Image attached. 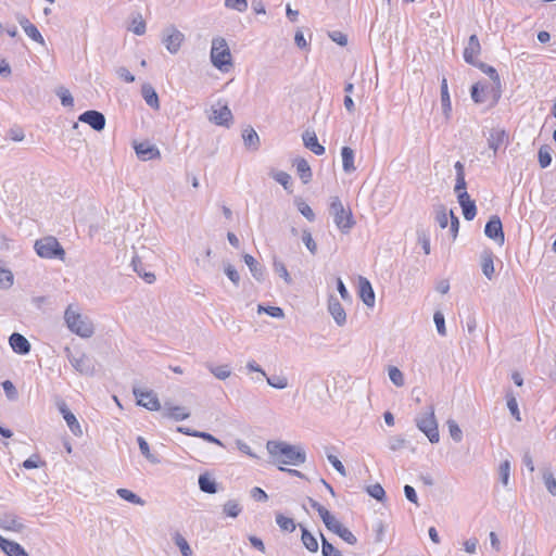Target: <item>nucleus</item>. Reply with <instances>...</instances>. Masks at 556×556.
<instances>
[{"mask_svg":"<svg viewBox=\"0 0 556 556\" xmlns=\"http://www.w3.org/2000/svg\"><path fill=\"white\" fill-rule=\"evenodd\" d=\"M24 31L34 41H36L40 45H45V39H43L42 35L40 34V31L34 24L31 26H28V28H26Z\"/></svg>","mask_w":556,"mask_h":556,"instance_id":"obj_60","label":"nucleus"},{"mask_svg":"<svg viewBox=\"0 0 556 556\" xmlns=\"http://www.w3.org/2000/svg\"><path fill=\"white\" fill-rule=\"evenodd\" d=\"M210 56L212 64L222 72H228L232 66L230 49L223 37L213 38Z\"/></svg>","mask_w":556,"mask_h":556,"instance_id":"obj_3","label":"nucleus"},{"mask_svg":"<svg viewBox=\"0 0 556 556\" xmlns=\"http://www.w3.org/2000/svg\"><path fill=\"white\" fill-rule=\"evenodd\" d=\"M271 177L279 182L286 190L291 188V176L282 170H277L271 174Z\"/></svg>","mask_w":556,"mask_h":556,"instance_id":"obj_49","label":"nucleus"},{"mask_svg":"<svg viewBox=\"0 0 556 556\" xmlns=\"http://www.w3.org/2000/svg\"><path fill=\"white\" fill-rule=\"evenodd\" d=\"M506 401H507V407H508L510 414L518 421H520L521 418H520V413H519V408H518V403H517L516 396L514 395V393L511 391H508L506 393Z\"/></svg>","mask_w":556,"mask_h":556,"instance_id":"obj_45","label":"nucleus"},{"mask_svg":"<svg viewBox=\"0 0 556 556\" xmlns=\"http://www.w3.org/2000/svg\"><path fill=\"white\" fill-rule=\"evenodd\" d=\"M446 424L448 427V432H450L451 438L455 442H460L463 439V431L459 428V426L457 425V422L453 419H448Z\"/></svg>","mask_w":556,"mask_h":556,"instance_id":"obj_52","label":"nucleus"},{"mask_svg":"<svg viewBox=\"0 0 556 556\" xmlns=\"http://www.w3.org/2000/svg\"><path fill=\"white\" fill-rule=\"evenodd\" d=\"M295 167L299 177L304 184H307L312 179V169L309 164L305 159H296L295 160Z\"/></svg>","mask_w":556,"mask_h":556,"instance_id":"obj_28","label":"nucleus"},{"mask_svg":"<svg viewBox=\"0 0 556 556\" xmlns=\"http://www.w3.org/2000/svg\"><path fill=\"white\" fill-rule=\"evenodd\" d=\"M64 420L66 421L67 427L70 428L71 432L76 437L83 435V429L80 427V424L78 422L77 418L73 413L65 415Z\"/></svg>","mask_w":556,"mask_h":556,"instance_id":"obj_40","label":"nucleus"},{"mask_svg":"<svg viewBox=\"0 0 556 556\" xmlns=\"http://www.w3.org/2000/svg\"><path fill=\"white\" fill-rule=\"evenodd\" d=\"M132 393L137 399V404L151 412L161 409V403L156 394L152 390H143L141 388H134Z\"/></svg>","mask_w":556,"mask_h":556,"instance_id":"obj_10","label":"nucleus"},{"mask_svg":"<svg viewBox=\"0 0 556 556\" xmlns=\"http://www.w3.org/2000/svg\"><path fill=\"white\" fill-rule=\"evenodd\" d=\"M456 172V184L454 187V191H458L460 189H466L467 184L465 180V166L462 162L457 161L454 165Z\"/></svg>","mask_w":556,"mask_h":556,"instance_id":"obj_35","label":"nucleus"},{"mask_svg":"<svg viewBox=\"0 0 556 556\" xmlns=\"http://www.w3.org/2000/svg\"><path fill=\"white\" fill-rule=\"evenodd\" d=\"M542 478L547 491L552 495H556V479L551 468L546 467L542 469Z\"/></svg>","mask_w":556,"mask_h":556,"instance_id":"obj_32","label":"nucleus"},{"mask_svg":"<svg viewBox=\"0 0 556 556\" xmlns=\"http://www.w3.org/2000/svg\"><path fill=\"white\" fill-rule=\"evenodd\" d=\"M0 529L7 532L21 533L25 529V525L21 518L13 513L0 515Z\"/></svg>","mask_w":556,"mask_h":556,"instance_id":"obj_13","label":"nucleus"},{"mask_svg":"<svg viewBox=\"0 0 556 556\" xmlns=\"http://www.w3.org/2000/svg\"><path fill=\"white\" fill-rule=\"evenodd\" d=\"M14 283L13 273L9 268L2 266L0 261V289H9Z\"/></svg>","mask_w":556,"mask_h":556,"instance_id":"obj_36","label":"nucleus"},{"mask_svg":"<svg viewBox=\"0 0 556 556\" xmlns=\"http://www.w3.org/2000/svg\"><path fill=\"white\" fill-rule=\"evenodd\" d=\"M141 94L146 101V103L154 109V110H159L160 109V101H159V96L155 91V89L152 87V85L146 83L142 85L141 87Z\"/></svg>","mask_w":556,"mask_h":556,"instance_id":"obj_24","label":"nucleus"},{"mask_svg":"<svg viewBox=\"0 0 556 556\" xmlns=\"http://www.w3.org/2000/svg\"><path fill=\"white\" fill-rule=\"evenodd\" d=\"M242 511V507L236 500H229L223 505V513L231 518H237Z\"/></svg>","mask_w":556,"mask_h":556,"instance_id":"obj_37","label":"nucleus"},{"mask_svg":"<svg viewBox=\"0 0 556 556\" xmlns=\"http://www.w3.org/2000/svg\"><path fill=\"white\" fill-rule=\"evenodd\" d=\"M417 428L424 432L431 443H438L440 440L438 422L434 416L433 405H429L425 412L415 417Z\"/></svg>","mask_w":556,"mask_h":556,"instance_id":"obj_5","label":"nucleus"},{"mask_svg":"<svg viewBox=\"0 0 556 556\" xmlns=\"http://www.w3.org/2000/svg\"><path fill=\"white\" fill-rule=\"evenodd\" d=\"M36 253L43 258H59L61 261L65 257V251L54 237H45L35 242Z\"/></svg>","mask_w":556,"mask_h":556,"instance_id":"obj_6","label":"nucleus"},{"mask_svg":"<svg viewBox=\"0 0 556 556\" xmlns=\"http://www.w3.org/2000/svg\"><path fill=\"white\" fill-rule=\"evenodd\" d=\"M367 493L379 502H382L386 497V492L381 484L376 483L367 486Z\"/></svg>","mask_w":556,"mask_h":556,"instance_id":"obj_54","label":"nucleus"},{"mask_svg":"<svg viewBox=\"0 0 556 556\" xmlns=\"http://www.w3.org/2000/svg\"><path fill=\"white\" fill-rule=\"evenodd\" d=\"M210 371L219 380H226L231 375V370L228 365L211 366Z\"/></svg>","mask_w":556,"mask_h":556,"instance_id":"obj_50","label":"nucleus"},{"mask_svg":"<svg viewBox=\"0 0 556 556\" xmlns=\"http://www.w3.org/2000/svg\"><path fill=\"white\" fill-rule=\"evenodd\" d=\"M359 296L368 307H372L375 305V292L370 282L366 278L359 279Z\"/></svg>","mask_w":556,"mask_h":556,"instance_id":"obj_21","label":"nucleus"},{"mask_svg":"<svg viewBox=\"0 0 556 556\" xmlns=\"http://www.w3.org/2000/svg\"><path fill=\"white\" fill-rule=\"evenodd\" d=\"M208 119L215 125L228 128L232 124L233 116L227 104H220V102H218L216 105L211 108Z\"/></svg>","mask_w":556,"mask_h":556,"instance_id":"obj_11","label":"nucleus"},{"mask_svg":"<svg viewBox=\"0 0 556 556\" xmlns=\"http://www.w3.org/2000/svg\"><path fill=\"white\" fill-rule=\"evenodd\" d=\"M302 241L312 254L317 253V244L314 241L312 233L306 229L302 232Z\"/></svg>","mask_w":556,"mask_h":556,"instance_id":"obj_56","label":"nucleus"},{"mask_svg":"<svg viewBox=\"0 0 556 556\" xmlns=\"http://www.w3.org/2000/svg\"><path fill=\"white\" fill-rule=\"evenodd\" d=\"M328 312L333 317L338 326H343L346 323V313L334 295H330L328 300Z\"/></svg>","mask_w":556,"mask_h":556,"instance_id":"obj_16","label":"nucleus"},{"mask_svg":"<svg viewBox=\"0 0 556 556\" xmlns=\"http://www.w3.org/2000/svg\"><path fill=\"white\" fill-rule=\"evenodd\" d=\"M417 240H418V243L421 244L422 247V250L425 252V254H430V239H429V236L428 233L425 231V230H418L417 231Z\"/></svg>","mask_w":556,"mask_h":556,"instance_id":"obj_59","label":"nucleus"},{"mask_svg":"<svg viewBox=\"0 0 556 556\" xmlns=\"http://www.w3.org/2000/svg\"><path fill=\"white\" fill-rule=\"evenodd\" d=\"M65 352L71 365L84 376H93L96 372V366L93 361L86 355L85 353L79 354L78 356L73 355L71 353L70 348H65Z\"/></svg>","mask_w":556,"mask_h":556,"instance_id":"obj_7","label":"nucleus"},{"mask_svg":"<svg viewBox=\"0 0 556 556\" xmlns=\"http://www.w3.org/2000/svg\"><path fill=\"white\" fill-rule=\"evenodd\" d=\"M0 549L7 556H29L18 543L7 540L2 535H0Z\"/></svg>","mask_w":556,"mask_h":556,"instance_id":"obj_20","label":"nucleus"},{"mask_svg":"<svg viewBox=\"0 0 556 556\" xmlns=\"http://www.w3.org/2000/svg\"><path fill=\"white\" fill-rule=\"evenodd\" d=\"M173 541L176 544V546L179 548L182 556H192L193 555V552H192L189 543L179 532L174 533Z\"/></svg>","mask_w":556,"mask_h":556,"instance_id":"obj_33","label":"nucleus"},{"mask_svg":"<svg viewBox=\"0 0 556 556\" xmlns=\"http://www.w3.org/2000/svg\"><path fill=\"white\" fill-rule=\"evenodd\" d=\"M462 210L466 220H472L477 214V206L475 201H470L469 203L462 205Z\"/></svg>","mask_w":556,"mask_h":556,"instance_id":"obj_58","label":"nucleus"},{"mask_svg":"<svg viewBox=\"0 0 556 556\" xmlns=\"http://www.w3.org/2000/svg\"><path fill=\"white\" fill-rule=\"evenodd\" d=\"M484 233L488 238L498 242L501 245L505 241V235L503 231V225L501 218L497 215L491 216L485 225Z\"/></svg>","mask_w":556,"mask_h":556,"instance_id":"obj_12","label":"nucleus"},{"mask_svg":"<svg viewBox=\"0 0 556 556\" xmlns=\"http://www.w3.org/2000/svg\"><path fill=\"white\" fill-rule=\"evenodd\" d=\"M473 66L479 67L484 74H486L497 85V87L501 86L500 76L493 66H490L482 62H478Z\"/></svg>","mask_w":556,"mask_h":556,"instance_id":"obj_44","label":"nucleus"},{"mask_svg":"<svg viewBox=\"0 0 556 556\" xmlns=\"http://www.w3.org/2000/svg\"><path fill=\"white\" fill-rule=\"evenodd\" d=\"M199 488L202 492L207 494H215L217 492V484L208 473L200 475Z\"/></svg>","mask_w":556,"mask_h":556,"instance_id":"obj_29","label":"nucleus"},{"mask_svg":"<svg viewBox=\"0 0 556 556\" xmlns=\"http://www.w3.org/2000/svg\"><path fill=\"white\" fill-rule=\"evenodd\" d=\"M116 493L121 498H123L131 504L140 505V506L144 505V501L140 496H138L136 493H134L132 491H130L128 489H123V488L117 489Z\"/></svg>","mask_w":556,"mask_h":556,"instance_id":"obj_34","label":"nucleus"},{"mask_svg":"<svg viewBox=\"0 0 556 556\" xmlns=\"http://www.w3.org/2000/svg\"><path fill=\"white\" fill-rule=\"evenodd\" d=\"M12 350L21 355H25L30 351V343L21 333L14 332L9 338Z\"/></svg>","mask_w":556,"mask_h":556,"instance_id":"obj_19","label":"nucleus"},{"mask_svg":"<svg viewBox=\"0 0 556 556\" xmlns=\"http://www.w3.org/2000/svg\"><path fill=\"white\" fill-rule=\"evenodd\" d=\"M326 528L339 535L343 541H345L350 545H354L357 542L356 536L344 527L333 515L329 514L323 521Z\"/></svg>","mask_w":556,"mask_h":556,"instance_id":"obj_9","label":"nucleus"},{"mask_svg":"<svg viewBox=\"0 0 556 556\" xmlns=\"http://www.w3.org/2000/svg\"><path fill=\"white\" fill-rule=\"evenodd\" d=\"M42 466H45V462H41L38 455H33L23 462V467L25 469L40 468Z\"/></svg>","mask_w":556,"mask_h":556,"instance_id":"obj_63","label":"nucleus"},{"mask_svg":"<svg viewBox=\"0 0 556 556\" xmlns=\"http://www.w3.org/2000/svg\"><path fill=\"white\" fill-rule=\"evenodd\" d=\"M302 138L305 148L309 149L313 153L316 155H321L325 153V148L318 142L315 131L306 130Z\"/></svg>","mask_w":556,"mask_h":556,"instance_id":"obj_22","label":"nucleus"},{"mask_svg":"<svg viewBox=\"0 0 556 556\" xmlns=\"http://www.w3.org/2000/svg\"><path fill=\"white\" fill-rule=\"evenodd\" d=\"M389 378L390 380L396 386V387H403L404 386V375L403 372L395 366H390L388 369Z\"/></svg>","mask_w":556,"mask_h":556,"instance_id":"obj_48","label":"nucleus"},{"mask_svg":"<svg viewBox=\"0 0 556 556\" xmlns=\"http://www.w3.org/2000/svg\"><path fill=\"white\" fill-rule=\"evenodd\" d=\"M243 261L247 264V266L249 267L252 276L257 281H263V279H264V271H265L264 267L250 254H244L243 255Z\"/></svg>","mask_w":556,"mask_h":556,"instance_id":"obj_25","label":"nucleus"},{"mask_svg":"<svg viewBox=\"0 0 556 556\" xmlns=\"http://www.w3.org/2000/svg\"><path fill=\"white\" fill-rule=\"evenodd\" d=\"M78 121L88 124L96 131H101L105 127V116L96 110H89L79 115Z\"/></svg>","mask_w":556,"mask_h":556,"instance_id":"obj_14","label":"nucleus"},{"mask_svg":"<svg viewBox=\"0 0 556 556\" xmlns=\"http://www.w3.org/2000/svg\"><path fill=\"white\" fill-rule=\"evenodd\" d=\"M481 46L477 35H471L469 37L468 43L464 50V59L468 64L475 65L479 61L476 60L478 54L480 53Z\"/></svg>","mask_w":556,"mask_h":556,"instance_id":"obj_17","label":"nucleus"},{"mask_svg":"<svg viewBox=\"0 0 556 556\" xmlns=\"http://www.w3.org/2000/svg\"><path fill=\"white\" fill-rule=\"evenodd\" d=\"M441 106L443 115L448 121L452 114V103L448 93L447 80L445 77H443L441 80Z\"/></svg>","mask_w":556,"mask_h":556,"instance_id":"obj_23","label":"nucleus"},{"mask_svg":"<svg viewBox=\"0 0 556 556\" xmlns=\"http://www.w3.org/2000/svg\"><path fill=\"white\" fill-rule=\"evenodd\" d=\"M448 215L444 205H439L435 210V220L441 228H445L448 224Z\"/></svg>","mask_w":556,"mask_h":556,"instance_id":"obj_55","label":"nucleus"},{"mask_svg":"<svg viewBox=\"0 0 556 556\" xmlns=\"http://www.w3.org/2000/svg\"><path fill=\"white\" fill-rule=\"evenodd\" d=\"M242 138H243L245 147H248L252 150L258 149L260 137H258L257 132L252 127L245 128L243 130Z\"/></svg>","mask_w":556,"mask_h":556,"instance_id":"obj_30","label":"nucleus"},{"mask_svg":"<svg viewBox=\"0 0 556 556\" xmlns=\"http://www.w3.org/2000/svg\"><path fill=\"white\" fill-rule=\"evenodd\" d=\"M274 270L275 273H277L283 280L287 285H291L292 283V278L286 267V265L279 261V260H274Z\"/></svg>","mask_w":556,"mask_h":556,"instance_id":"obj_43","label":"nucleus"},{"mask_svg":"<svg viewBox=\"0 0 556 556\" xmlns=\"http://www.w3.org/2000/svg\"><path fill=\"white\" fill-rule=\"evenodd\" d=\"M55 94L60 98L63 106L72 108L74 105V98L67 88L63 86L58 87Z\"/></svg>","mask_w":556,"mask_h":556,"instance_id":"obj_39","label":"nucleus"},{"mask_svg":"<svg viewBox=\"0 0 556 556\" xmlns=\"http://www.w3.org/2000/svg\"><path fill=\"white\" fill-rule=\"evenodd\" d=\"M135 151L138 157L142 161H149L160 157V150L149 142H141L135 146Z\"/></svg>","mask_w":556,"mask_h":556,"instance_id":"obj_18","label":"nucleus"},{"mask_svg":"<svg viewBox=\"0 0 556 556\" xmlns=\"http://www.w3.org/2000/svg\"><path fill=\"white\" fill-rule=\"evenodd\" d=\"M2 387H3L7 397L9 400L14 401L17 399V390H16L15 386L10 380L3 381Z\"/></svg>","mask_w":556,"mask_h":556,"instance_id":"obj_62","label":"nucleus"},{"mask_svg":"<svg viewBox=\"0 0 556 556\" xmlns=\"http://www.w3.org/2000/svg\"><path fill=\"white\" fill-rule=\"evenodd\" d=\"M276 522L279 526V528L283 531L293 532L296 528V525L293 521V519L286 517L282 514L276 515Z\"/></svg>","mask_w":556,"mask_h":556,"instance_id":"obj_42","label":"nucleus"},{"mask_svg":"<svg viewBox=\"0 0 556 556\" xmlns=\"http://www.w3.org/2000/svg\"><path fill=\"white\" fill-rule=\"evenodd\" d=\"M184 41L185 35L175 26L170 25L163 30L162 42L169 53L176 54Z\"/></svg>","mask_w":556,"mask_h":556,"instance_id":"obj_8","label":"nucleus"},{"mask_svg":"<svg viewBox=\"0 0 556 556\" xmlns=\"http://www.w3.org/2000/svg\"><path fill=\"white\" fill-rule=\"evenodd\" d=\"M64 320L70 331L80 338L88 339L94 333V326L90 318L80 314L73 304L66 307Z\"/></svg>","mask_w":556,"mask_h":556,"instance_id":"obj_2","label":"nucleus"},{"mask_svg":"<svg viewBox=\"0 0 556 556\" xmlns=\"http://www.w3.org/2000/svg\"><path fill=\"white\" fill-rule=\"evenodd\" d=\"M137 441H138V445H139L141 454L150 463H152V464L160 463V460L153 454L150 453L149 444H148V442L142 437H138Z\"/></svg>","mask_w":556,"mask_h":556,"instance_id":"obj_46","label":"nucleus"},{"mask_svg":"<svg viewBox=\"0 0 556 556\" xmlns=\"http://www.w3.org/2000/svg\"><path fill=\"white\" fill-rule=\"evenodd\" d=\"M341 156L343 170L346 174L353 173L356 169L354 166V151L350 147H343Z\"/></svg>","mask_w":556,"mask_h":556,"instance_id":"obj_27","label":"nucleus"},{"mask_svg":"<svg viewBox=\"0 0 556 556\" xmlns=\"http://www.w3.org/2000/svg\"><path fill=\"white\" fill-rule=\"evenodd\" d=\"M481 267L484 276L491 279L494 274L493 255L491 252H486L482 255Z\"/></svg>","mask_w":556,"mask_h":556,"instance_id":"obj_38","label":"nucleus"},{"mask_svg":"<svg viewBox=\"0 0 556 556\" xmlns=\"http://www.w3.org/2000/svg\"><path fill=\"white\" fill-rule=\"evenodd\" d=\"M321 536V554L323 556H342V553L334 547L326 538L320 533Z\"/></svg>","mask_w":556,"mask_h":556,"instance_id":"obj_47","label":"nucleus"},{"mask_svg":"<svg viewBox=\"0 0 556 556\" xmlns=\"http://www.w3.org/2000/svg\"><path fill=\"white\" fill-rule=\"evenodd\" d=\"M225 7L242 13L248 9V0H225Z\"/></svg>","mask_w":556,"mask_h":556,"instance_id":"obj_57","label":"nucleus"},{"mask_svg":"<svg viewBox=\"0 0 556 556\" xmlns=\"http://www.w3.org/2000/svg\"><path fill=\"white\" fill-rule=\"evenodd\" d=\"M163 416L175 421H181L190 417V412L184 406L173 405L169 401L164 403Z\"/></svg>","mask_w":556,"mask_h":556,"instance_id":"obj_15","label":"nucleus"},{"mask_svg":"<svg viewBox=\"0 0 556 556\" xmlns=\"http://www.w3.org/2000/svg\"><path fill=\"white\" fill-rule=\"evenodd\" d=\"M267 383L275 389H286L288 387V378L286 376L265 377Z\"/></svg>","mask_w":556,"mask_h":556,"instance_id":"obj_51","label":"nucleus"},{"mask_svg":"<svg viewBox=\"0 0 556 556\" xmlns=\"http://www.w3.org/2000/svg\"><path fill=\"white\" fill-rule=\"evenodd\" d=\"M507 139V134L504 129H492L488 139V146L496 153L497 149Z\"/></svg>","mask_w":556,"mask_h":556,"instance_id":"obj_26","label":"nucleus"},{"mask_svg":"<svg viewBox=\"0 0 556 556\" xmlns=\"http://www.w3.org/2000/svg\"><path fill=\"white\" fill-rule=\"evenodd\" d=\"M266 448L273 464L301 465L305 463L306 455L301 446L290 445L281 441H268Z\"/></svg>","mask_w":556,"mask_h":556,"instance_id":"obj_1","label":"nucleus"},{"mask_svg":"<svg viewBox=\"0 0 556 556\" xmlns=\"http://www.w3.org/2000/svg\"><path fill=\"white\" fill-rule=\"evenodd\" d=\"M498 475H500V480L503 483V485L507 486L508 481H509V476H510L509 460H504L503 463H501L500 468H498Z\"/></svg>","mask_w":556,"mask_h":556,"instance_id":"obj_53","label":"nucleus"},{"mask_svg":"<svg viewBox=\"0 0 556 556\" xmlns=\"http://www.w3.org/2000/svg\"><path fill=\"white\" fill-rule=\"evenodd\" d=\"M302 531V543L303 545L312 553H316L318 551V542L316 538L302 525H300Z\"/></svg>","mask_w":556,"mask_h":556,"instance_id":"obj_31","label":"nucleus"},{"mask_svg":"<svg viewBox=\"0 0 556 556\" xmlns=\"http://www.w3.org/2000/svg\"><path fill=\"white\" fill-rule=\"evenodd\" d=\"M224 270L227 277L230 279V281L233 285L238 286L240 281V275L237 271V269L231 264L228 263L225 265Z\"/></svg>","mask_w":556,"mask_h":556,"instance_id":"obj_61","label":"nucleus"},{"mask_svg":"<svg viewBox=\"0 0 556 556\" xmlns=\"http://www.w3.org/2000/svg\"><path fill=\"white\" fill-rule=\"evenodd\" d=\"M298 210L309 222H313L315 219V214L307 203H305L303 201L299 202Z\"/></svg>","mask_w":556,"mask_h":556,"instance_id":"obj_64","label":"nucleus"},{"mask_svg":"<svg viewBox=\"0 0 556 556\" xmlns=\"http://www.w3.org/2000/svg\"><path fill=\"white\" fill-rule=\"evenodd\" d=\"M329 211L333 217L336 226L341 230V232L349 233L355 225L351 208L344 207L338 197H332Z\"/></svg>","mask_w":556,"mask_h":556,"instance_id":"obj_4","label":"nucleus"},{"mask_svg":"<svg viewBox=\"0 0 556 556\" xmlns=\"http://www.w3.org/2000/svg\"><path fill=\"white\" fill-rule=\"evenodd\" d=\"M539 163L542 168H546L552 163L551 148L547 144L542 146L538 153Z\"/></svg>","mask_w":556,"mask_h":556,"instance_id":"obj_41","label":"nucleus"}]
</instances>
